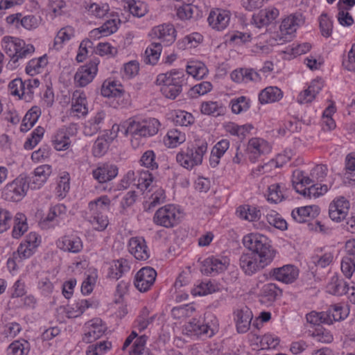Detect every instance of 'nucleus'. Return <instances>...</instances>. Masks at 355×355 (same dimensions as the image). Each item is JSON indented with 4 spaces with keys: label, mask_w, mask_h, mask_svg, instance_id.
<instances>
[{
    "label": "nucleus",
    "mask_w": 355,
    "mask_h": 355,
    "mask_svg": "<svg viewBox=\"0 0 355 355\" xmlns=\"http://www.w3.org/2000/svg\"><path fill=\"white\" fill-rule=\"evenodd\" d=\"M243 245L250 252L243 253L239 258V266L247 275H252L270 265L276 255L268 238L261 234H249L243 239Z\"/></svg>",
    "instance_id": "obj_1"
},
{
    "label": "nucleus",
    "mask_w": 355,
    "mask_h": 355,
    "mask_svg": "<svg viewBox=\"0 0 355 355\" xmlns=\"http://www.w3.org/2000/svg\"><path fill=\"white\" fill-rule=\"evenodd\" d=\"M1 45L10 58L8 68L12 70L16 69L20 62L31 57L35 52V46L33 44H26L19 37L5 36L2 39Z\"/></svg>",
    "instance_id": "obj_2"
},
{
    "label": "nucleus",
    "mask_w": 355,
    "mask_h": 355,
    "mask_svg": "<svg viewBox=\"0 0 355 355\" xmlns=\"http://www.w3.org/2000/svg\"><path fill=\"white\" fill-rule=\"evenodd\" d=\"M28 189V178L21 174L4 186L1 191V197L7 201L19 202L26 196Z\"/></svg>",
    "instance_id": "obj_3"
},
{
    "label": "nucleus",
    "mask_w": 355,
    "mask_h": 355,
    "mask_svg": "<svg viewBox=\"0 0 355 355\" xmlns=\"http://www.w3.org/2000/svg\"><path fill=\"white\" fill-rule=\"evenodd\" d=\"M160 123L155 118L142 121L130 119L128 122L125 133L135 139L155 135L159 130Z\"/></svg>",
    "instance_id": "obj_4"
},
{
    "label": "nucleus",
    "mask_w": 355,
    "mask_h": 355,
    "mask_svg": "<svg viewBox=\"0 0 355 355\" xmlns=\"http://www.w3.org/2000/svg\"><path fill=\"white\" fill-rule=\"evenodd\" d=\"M67 214V207L63 203H59L49 208L46 216L42 217L39 221V226L42 230L54 228L64 221Z\"/></svg>",
    "instance_id": "obj_5"
},
{
    "label": "nucleus",
    "mask_w": 355,
    "mask_h": 355,
    "mask_svg": "<svg viewBox=\"0 0 355 355\" xmlns=\"http://www.w3.org/2000/svg\"><path fill=\"white\" fill-rule=\"evenodd\" d=\"M137 182L136 183L137 175L133 171H129L123 176L121 181L119 187L122 189H127L130 184L134 183L141 191L146 190L149 188L153 182V175L147 171H138Z\"/></svg>",
    "instance_id": "obj_6"
},
{
    "label": "nucleus",
    "mask_w": 355,
    "mask_h": 355,
    "mask_svg": "<svg viewBox=\"0 0 355 355\" xmlns=\"http://www.w3.org/2000/svg\"><path fill=\"white\" fill-rule=\"evenodd\" d=\"M99 60L95 58L89 63L78 68L74 75V83L76 86L83 87L90 83L98 71Z\"/></svg>",
    "instance_id": "obj_7"
},
{
    "label": "nucleus",
    "mask_w": 355,
    "mask_h": 355,
    "mask_svg": "<svg viewBox=\"0 0 355 355\" xmlns=\"http://www.w3.org/2000/svg\"><path fill=\"white\" fill-rule=\"evenodd\" d=\"M177 210L173 205H167L159 208L155 212L153 222L166 228L173 227L177 223Z\"/></svg>",
    "instance_id": "obj_8"
},
{
    "label": "nucleus",
    "mask_w": 355,
    "mask_h": 355,
    "mask_svg": "<svg viewBox=\"0 0 355 355\" xmlns=\"http://www.w3.org/2000/svg\"><path fill=\"white\" fill-rule=\"evenodd\" d=\"M156 277L157 272L153 268H142L135 275V286L140 292H146L153 285Z\"/></svg>",
    "instance_id": "obj_9"
},
{
    "label": "nucleus",
    "mask_w": 355,
    "mask_h": 355,
    "mask_svg": "<svg viewBox=\"0 0 355 355\" xmlns=\"http://www.w3.org/2000/svg\"><path fill=\"white\" fill-rule=\"evenodd\" d=\"M349 209V202L343 196L335 198L329 205V215L332 220L340 222L346 218Z\"/></svg>",
    "instance_id": "obj_10"
},
{
    "label": "nucleus",
    "mask_w": 355,
    "mask_h": 355,
    "mask_svg": "<svg viewBox=\"0 0 355 355\" xmlns=\"http://www.w3.org/2000/svg\"><path fill=\"white\" fill-rule=\"evenodd\" d=\"M270 275L277 281L291 284L298 277L299 270L293 265H285L272 269L270 271Z\"/></svg>",
    "instance_id": "obj_11"
},
{
    "label": "nucleus",
    "mask_w": 355,
    "mask_h": 355,
    "mask_svg": "<svg viewBox=\"0 0 355 355\" xmlns=\"http://www.w3.org/2000/svg\"><path fill=\"white\" fill-rule=\"evenodd\" d=\"M87 99L83 92L76 90L72 95L71 108L69 116L80 118L87 114Z\"/></svg>",
    "instance_id": "obj_12"
},
{
    "label": "nucleus",
    "mask_w": 355,
    "mask_h": 355,
    "mask_svg": "<svg viewBox=\"0 0 355 355\" xmlns=\"http://www.w3.org/2000/svg\"><path fill=\"white\" fill-rule=\"evenodd\" d=\"M53 275L49 270L37 271L36 272L37 288L40 293L44 297L50 296L54 290L52 279Z\"/></svg>",
    "instance_id": "obj_13"
},
{
    "label": "nucleus",
    "mask_w": 355,
    "mask_h": 355,
    "mask_svg": "<svg viewBox=\"0 0 355 355\" xmlns=\"http://www.w3.org/2000/svg\"><path fill=\"white\" fill-rule=\"evenodd\" d=\"M230 15L228 10L216 9L210 12L207 21L214 29L223 31L228 26Z\"/></svg>",
    "instance_id": "obj_14"
},
{
    "label": "nucleus",
    "mask_w": 355,
    "mask_h": 355,
    "mask_svg": "<svg viewBox=\"0 0 355 355\" xmlns=\"http://www.w3.org/2000/svg\"><path fill=\"white\" fill-rule=\"evenodd\" d=\"M87 330L83 338V341L87 343H92L101 338L105 331L106 327L99 318H95L86 324Z\"/></svg>",
    "instance_id": "obj_15"
},
{
    "label": "nucleus",
    "mask_w": 355,
    "mask_h": 355,
    "mask_svg": "<svg viewBox=\"0 0 355 355\" xmlns=\"http://www.w3.org/2000/svg\"><path fill=\"white\" fill-rule=\"evenodd\" d=\"M128 250L138 260H146L150 257L146 241L141 237L131 238L128 243Z\"/></svg>",
    "instance_id": "obj_16"
},
{
    "label": "nucleus",
    "mask_w": 355,
    "mask_h": 355,
    "mask_svg": "<svg viewBox=\"0 0 355 355\" xmlns=\"http://www.w3.org/2000/svg\"><path fill=\"white\" fill-rule=\"evenodd\" d=\"M52 172L51 166L44 164L37 166L34 170V174L28 180L29 187L32 189H38L46 182Z\"/></svg>",
    "instance_id": "obj_17"
},
{
    "label": "nucleus",
    "mask_w": 355,
    "mask_h": 355,
    "mask_svg": "<svg viewBox=\"0 0 355 355\" xmlns=\"http://www.w3.org/2000/svg\"><path fill=\"white\" fill-rule=\"evenodd\" d=\"M247 150L250 154V159L255 162L261 155L268 153L270 151V146L267 141L262 139L252 138L248 141Z\"/></svg>",
    "instance_id": "obj_18"
},
{
    "label": "nucleus",
    "mask_w": 355,
    "mask_h": 355,
    "mask_svg": "<svg viewBox=\"0 0 355 355\" xmlns=\"http://www.w3.org/2000/svg\"><path fill=\"white\" fill-rule=\"evenodd\" d=\"M227 264L228 262L226 259L214 257H208L203 261L201 271L207 275L214 273L217 274L225 270Z\"/></svg>",
    "instance_id": "obj_19"
},
{
    "label": "nucleus",
    "mask_w": 355,
    "mask_h": 355,
    "mask_svg": "<svg viewBox=\"0 0 355 355\" xmlns=\"http://www.w3.org/2000/svg\"><path fill=\"white\" fill-rule=\"evenodd\" d=\"M279 15V10L274 7H269L260 10L252 17L254 24L259 28L270 24Z\"/></svg>",
    "instance_id": "obj_20"
},
{
    "label": "nucleus",
    "mask_w": 355,
    "mask_h": 355,
    "mask_svg": "<svg viewBox=\"0 0 355 355\" xmlns=\"http://www.w3.org/2000/svg\"><path fill=\"white\" fill-rule=\"evenodd\" d=\"M184 329L187 331V334H190L191 335H207L209 337H211L214 334L213 329L208 324L197 319H193L186 324Z\"/></svg>",
    "instance_id": "obj_21"
},
{
    "label": "nucleus",
    "mask_w": 355,
    "mask_h": 355,
    "mask_svg": "<svg viewBox=\"0 0 355 355\" xmlns=\"http://www.w3.org/2000/svg\"><path fill=\"white\" fill-rule=\"evenodd\" d=\"M184 76L182 71H171L166 73L158 75L156 83L159 85H180L182 86L184 82Z\"/></svg>",
    "instance_id": "obj_22"
},
{
    "label": "nucleus",
    "mask_w": 355,
    "mask_h": 355,
    "mask_svg": "<svg viewBox=\"0 0 355 355\" xmlns=\"http://www.w3.org/2000/svg\"><path fill=\"white\" fill-rule=\"evenodd\" d=\"M118 174V168L113 164H103L93 171L94 178L99 182H105L114 178Z\"/></svg>",
    "instance_id": "obj_23"
},
{
    "label": "nucleus",
    "mask_w": 355,
    "mask_h": 355,
    "mask_svg": "<svg viewBox=\"0 0 355 355\" xmlns=\"http://www.w3.org/2000/svg\"><path fill=\"white\" fill-rule=\"evenodd\" d=\"M322 87V84L320 81L317 80H313L308 88L299 94L297 102L300 104L311 103L320 92Z\"/></svg>",
    "instance_id": "obj_24"
},
{
    "label": "nucleus",
    "mask_w": 355,
    "mask_h": 355,
    "mask_svg": "<svg viewBox=\"0 0 355 355\" xmlns=\"http://www.w3.org/2000/svg\"><path fill=\"white\" fill-rule=\"evenodd\" d=\"M155 36L163 42L172 43L175 41V30L171 24H162L157 26L153 29Z\"/></svg>",
    "instance_id": "obj_25"
},
{
    "label": "nucleus",
    "mask_w": 355,
    "mask_h": 355,
    "mask_svg": "<svg viewBox=\"0 0 355 355\" xmlns=\"http://www.w3.org/2000/svg\"><path fill=\"white\" fill-rule=\"evenodd\" d=\"M301 23H302V15H290L282 21L280 31L282 35H291L296 31Z\"/></svg>",
    "instance_id": "obj_26"
},
{
    "label": "nucleus",
    "mask_w": 355,
    "mask_h": 355,
    "mask_svg": "<svg viewBox=\"0 0 355 355\" xmlns=\"http://www.w3.org/2000/svg\"><path fill=\"white\" fill-rule=\"evenodd\" d=\"M31 349L29 342L20 338L12 341L7 347L6 355H28Z\"/></svg>",
    "instance_id": "obj_27"
},
{
    "label": "nucleus",
    "mask_w": 355,
    "mask_h": 355,
    "mask_svg": "<svg viewBox=\"0 0 355 355\" xmlns=\"http://www.w3.org/2000/svg\"><path fill=\"white\" fill-rule=\"evenodd\" d=\"M283 96V93L277 87H268L263 89L259 95L260 103H270L279 101Z\"/></svg>",
    "instance_id": "obj_28"
},
{
    "label": "nucleus",
    "mask_w": 355,
    "mask_h": 355,
    "mask_svg": "<svg viewBox=\"0 0 355 355\" xmlns=\"http://www.w3.org/2000/svg\"><path fill=\"white\" fill-rule=\"evenodd\" d=\"M318 206H305L293 210L291 216L298 223H305L306 218L314 217L318 214Z\"/></svg>",
    "instance_id": "obj_29"
},
{
    "label": "nucleus",
    "mask_w": 355,
    "mask_h": 355,
    "mask_svg": "<svg viewBox=\"0 0 355 355\" xmlns=\"http://www.w3.org/2000/svg\"><path fill=\"white\" fill-rule=\"evenodd\" d=\"M235 320L239 333L246 332L250 327L252 320L251 312L248 309H240L235 311Z\"/></svg>",
    "instance_id": "obj_30"
},
{
    "label": "nucleus",
    "mask_w": 355,
    "mask_h": 355,
    "mask_svg": "<svg viewBox=\"0 0 355 355\" xmlns=\"http://www.w3.org/2000/svg\"><path fill=\"white\" fill-rule=\"evenodd\" d=\"M124 90L117 81H105L101 87V94L105 97H120Z\"/></svg>",
    "instance_id": "obj_31"
},
{
    "label": "nucleus",
    "mask_w": 355,
    "mask_h": 355,
    "mask_svg": "<svg viewBox=\"0 0 355 355\" xmlns=\"http://www.w3.org/2000/svg\"><path fill=\"white\" fill-rule=\"evenodd\" d=\"M27 218L25 214L17 213L14 219V226L12 231V236L14 239L20 238L28 229Z\"/></svg>",
    "instance_id": "obj_32"
},
{
    "label": "nucleus",
    "mask_w": 355,
    "mask_h": 355,
    "mask_svg": "<svg viewBox=\"0 0 355 355\" xmlns=\"http://www.w3.org/2000/svg\"><path fill=\"white\" fill-rule=\"evenodd\" d=\"M48 64L46 55H43L37 58H33L29 60L26 67V73L30 76H34L41 72Z\"/></svg>",
    "instance_id": "obj_33"
},
{
    "label": "nucleus",
    "mask_w": 355,
    "mask_h": 355,
    "mask_svg": "<svg viewBox=\"0 0 355 355\" xmlns=\"http://www.w3.org/2000/svg\"><path fill=\"white\" fill-rule=\"evenodd\" d=\"M348 284L340 279L338 275H334L327 285V291L334 295H342L347 293Z\"/></svg>",
    "instance_id": "obj_34"
},
{
    "label": "nucleus",
    "mask_w": 355,
    "mask_h": 355,
    "mask_svg": "<svg viewBox=\"0 0 355 355\" xmlns=\"http://www.w3.org/2000/svg\"><path fill=\"white\" fill-rule=\"evenodd\" d=\"M117 31L115 19L107 20L100 28H95L90 32V37H100L110 35Z\"/></svg>",
    "instance_id": "obj_35"
},
{
    "label": "nucleus",
    "mask_w": 355,
    "mask_h": 355,
    "mask_svg": "<svg viewBox=\"0 0 355 355\" xmlns=\"http://www.w3.org/2000/svg\"><path fill=\"white\" fill-rule=\"evenodd\" d=\"M225 110V107L222 103L216 101L204 102L201 105V112L202 114L214 116L223 115Z\"/></svg>",
    "instance_id": "obj_36"
},
{
    "label": "nucleus",
    "mask_w": 355,
    "mask_h": 355,
    "mask_svg": "<svg viewBox=\"0 0 355 355\" xmlns=\"http://www.w3.org/2000/svg\"><path fill=\"white\" fill-rule=\"evenodd\" d=\"M236 214L241 218L249 221L257 220L261 217L260 210L249 205L240 206L236 210Z\"/></svg>",
    "instance_id": "obj_37"
},
{
    "label": "nucleus",
    "mask_w": 355,
    "mask_h": 355,
    "mask_svg": "<svg viewBox=\"0 0 355 355\" xmlns=\"http://www.w3.org/2000/svg\"><path fill=\"white\" fill-rule=\"evenodd\" d=\"M162 51L160 42H153L145 51L144 62L146 64H155L158 60Z\"/></svg>",
    "instance_id": "obj_38"
},
{
    "label": "nucleus",
    "mask_w": 355,
    "mask_h": 355,
    "mask_svg": "<svg viewBox=\"0 0 355 355\" xmlns=\"http://www.w3.org/2000/svg\"><path fill=\"white\" fill-rule=\"evenodd\" d=\"M52 144L56 150H64L67 148V127L58 128L52 136Z\"/></svg>",
    "instance_id": "obj_39"
},
{
    "label": "nucleus",
    "mask_w": 355,
    "mask_h": 355,
    "mask_svg": "<svg viewBox=\"0 0 355 355\" xmlns=\"http://www.w3.org/2000/svg\"><path fill=\"white\" fill-rule=\"evenodd\" d=\"M187 72L196 79H202L208 73V69L202 62L193 61L187 65Z\"/></svg>",
    "instance_id": "obj_40"
},
{
    "label": "nucleus",
    "mask_w": 355,
    "mask_h": 355,
    "mask_svg": "<svg viewBox=\"0 0 355 355\" xmlns=\"http://www.w3.org/2000/svg\"><path fill=\"white\" fill-rule=\"evenodd\" d=\"M126 261L123 259L114 260L109 268L107 277L110 279L118 280L123 273L128 269L127 265H124Z\"/></svg>",
    "instance_id": "obj_41"
},
{
    "label": "nucleus",
    "mask_w": 355,
    "mask_h": 355,
    "mask_svg": "<svg viewBox=\"0 0 355 355\" xmlns=\"http://www.w3.org/2000/svg\"><path fill=\"white\" fill-rule=\"evenodd\" d=\"M164 141L169 148H174L185 141V135L177 129H171L168 131Z\"/></svg>",
    "instance_id": "obj_42"
},
{
    "label": "nucleus",
    "mask_w": 355,
    "mask_h": 355,
    "mask_svg": "<svg viewBox=\"0 0 355 355\" xmlns=\"http://www.w3.org/2000/svg\"><path fill=\"white\" fill-rule=\"evenodd\" d=\"M44 129L42 126H37L31 134L30 137L27 138L24 144L26 150H32L42 139L44 134Z\"/></svg>",
    "instance_id": "obj_43"
},
{
    "label": "nucleus",
    "mask_w": 355,
    "mask_h": 355,
    "mask_svg": "<svg viewBox=\"0 0 355 355\" xmlns=\"http://www.w3.org/2000/svg\"><path fill=\"white\" fill-rule=\"evenodd\" d=\"M230 105L232 112L234 114H239L243 112L247 111L250 106V101L245 96H241L231 100Z\"/></svg>",
    "instance_id": "obj_44"
},
{
    "label": "nucleus",
    "mask_w": 355,
    "mask_h": 355,
    "mask_svg": "<svg viewBox=\"0 0 355 355\" xmlns=\"http://www.w3.org/2000/svg\"><path fill=\"white\" fill-rule=\"evenodd\" d=\"M156 316V314L150 315V311L146 307L143 308L137 320L138 329L140 331L146 329L150 324L154 322Z\"/></svg>",
    "instance_id": "obj_45"
},
{
    "label": "nucleus",
    "mask_w": 355,
    "mask_h": 355,
    "mask_svg": "<svg viewBox=\"0 0 355 355\" xmlns=\"http://www.w3.org/2000/svg\"><path fill=\"white\" fill-rule=\"evenodd\" d=\"M128 4L130 12L135 17H141L148 12V6L144 1L129 0Z\"/></svg>",
    "instance_id": "obj_46"
},
{
    "label": "nucleus",
    "mask_w": 355,
    "mask_h": 355,
    "mask_svg": "<svg viewBox=\"0 0 355 355\" xmlns=\"http://www.w3.org/2000/svg\"><path fill=\"white\" fill-rule=\"evenodd\" d=\"M266 217L268 223L277 229L281 230L287 229L286 221L277 211L270 210L266 214Z\"/></svg>",
    "instance_id": "obj_47"
},
{
    "label": "nucleus",
    "mask_w": 355,
    "mask_h": 355,
    "mask_svg": "<svg viewBox=\"0 0 355 355\" xmlns=\"http://www.w3.org/2000/svg\"><path fill=\"white\" fill-rule=\"evenodd\" d=\"M166 195L165 191L162 188H157L149 198V201L147 202L148 207L146 209L150 211L155 208L157 205L162 204L165 202Z\"/></svg>",
    "instance_id": "obj_48"
},
{
    "label": "nucleus",
    "mask_w": 355,
    "mask_h": 355,
    "mask_svg": "<svg viewBox=\"0 0 355 355\" xmlns=\"http://www.w3.org/2000/svg\"><path fill=\"white\" fill-rule=\"evenodd\" d=\"M195 310L193 305L185 304L173 308L171 315L175 319H181L191 316Z\"/></svg>",
    "instance_id": "obj_49"
},
{
    "label": "nucleus",
    "mask_w": 355,
    "mask_h": 355,
    "mask_svg": "<svg viewBox=\"0 0 355 355\" xmlns=\"http://www.w3.org/2000/svg\"><path fill=\"white\" fill-rule=\"evenodd\" d=\"M22 330L19 323L16 322H10L6 323L1 328V334L7 338H14Z\"/></svg>",
    "instance_id": "obj_50"
},
{
    "label": "nucleus",
    "mask_w": 355,
    "mask_h": 355,
    "mask_svg": "<svg viewBox=\"0 0 355 355\" xmlns=\"http://www.w3.org/2000/svg\"><path fill=\"white\" fill-rule=\"evenodd\" d=\"M207 150V143L206 141H202L196 147L193 146L191 148H187L186 151L192 159H197L198 157V165L202 162L204 155L206 153Z\"/></svg>",
    "instance_id": "obj_51"
},
{
    "label": "nucleus",
    "mask_w": 355,
    "mask_h": 355,
    "mask_svg": "<svg viewBox=\"0 0 355 355\" xmlns=\"http://www.w3.org/2000/svg\"><path fill=\"white\" fill-rule=\"evenodd\" d=\"M197 158H198V156ZM176 160L182 166L187 169H191L195 166L198 165L199 162V159L196 158L192 159L186 150L178 153L176 155Z\"/></svg>",
    "instance_id": "obj_52"
},
{
    "label": "nucleus",
    "mask_w": 355,
    "mask_h": 355,
    "mask_svg": "<svg viewBox=\"0 0 355 355\" xmlns=\"http://www.w3.org/2000/svg\"><path fill=\"white\" fill-rule=\"evenodd\" d=\"M55 198L60 200L67 196V173H63L57 180L54 190Z\"/></svg>",
    "instance_id": "obj_53"
},
{
    "label": "nucleus",
    "mask_w": 355,
    "mask_h": 355,
    "mask_svg": "<svg viewBox=\"0 0 355 355\" xmlns=\"http://www.w3.org/2000/svg\"><path fill=\"white\" fill-rule=\"evenodd\" d=\"M109 148V141L104 137H98L94 142L92 152L95 157H102Z\"/></svg>",
    "instance_id": "obj_54"
},
{
    "label": "nucleus",
    "mask_w": 355,
    "mask_h": 355,
    "mask_svg": "<svg viewBox=\"0 0 355 355\" xmlns=\"http://www.w3.org/2000/svg\"><path fill=\"white\" fill-rule=\"evenodd\" d=\"M320 29L322 36L329 37L331 35L333 22L327 14H322L319 19Z\"/></svg>",
    "instance_id": "obj_55"
},
{
    "label": "nucleus",
    "mask_w": 355,
    "mask_h": 355,
    "mask_svg": "<svg viewBox=\"0 0 355 355\" xmlns=\"http://www.w3.org/2000/svg\"><path fill=\"white\" fill-rule=\"evenodd\" d=\"M211 89L212 85L210 82L203 81L193 86L189 91V95L192 98H196L198 96L207 94Z\"/></svg>",
    "instance_id": "obj_56"
},
{
    "label": "nucleus",
    "mask_w": 355,
    "mask_h": 355,
    "mask_svg": "<svg viewBox=\"0 0 355 355\" xmlns=\"http://www.w3.org/2000/svg\"><path fill=\"white\" fill-rule=\"evenodd\" d=\"M218 290L216 286L214 285L210 281L202 282L192 290L193 295H205L216 292Z\"/></svg>",
    "instance_id": "obj_57"
},
{
    "label": "nucleus",
    "mask_w": 355,
    "mask_h": 355,
    "mask_svg": "<svg viewBox=\"0 0 355 355\" xmlns=\"http://www.w3.org/2000/svg\"><path fill=\"white\" fill-rule=\"evenodd\" d=\"M327 191L328 187L326 184L320 185V187L318 184H314L309 188L304 189L302 190V195L309 198H311V196L317 198L327 193Z\"/></svg>",
    "instance_id": "obj_58"
},
{
    "label": "nucleus",
    "mask_w": 355,
    "mask_h": 355,
    "mask_svg": "<svg viewBox=\"0 0 355 355\" xmlns=\"http://www.w3.org/2000/svg\"><path fill=\"white\" fill-rule=\"evenodd\" d=\"M281 291L275 284H265L261 291V296L266 298L269 302L274 301Z\"/></svg>",
    "instance_id": "obj_59"
},
{
    "label": "nucleus",
    "mask_w": 355,
    "mask_h": 355,
    "mask_svg": "<svg viewBox=\"0 0 355 355\" xmlns=\"http://www.w3.org/2000/svg\"><path fill=\"white\" fill-rule=\"evenodd\" d=\"M24 85L25 81H22L21 78L12 80L8 85L10 94L13 96H17L20 98H24Z\"/></svg>",
    "instance_id": "obj_60"
},
{
    "label": "nucleus",
    "mask_w": 355,
    "mask_h": 355,
    "mask_svg": "<svg viewBox=\"0 0 355 355\" xmlns=\"http://www.w3.org/2000/svg\"><path fill=\"white\" fill-rule=\"evenodd\" d=\"M139 162L141 166L151 170L157 169L158 167V164L155 162V155L153 150L146 151L142 155Z\"/></svg>",
    "instance_id": "obj_61"
},
{
    "label": "nucleus",
    "mask_w": 355,
    "mask_h": 355,
    "mask_svg": "<svg viewBox=\"0 0 355 355\" xmlns=\"http://www.w3.org/2000/svg\"><path fill=\"white\" fill-rule=\"evenodd\" d=\"M341 270L344 275L349 279L355 271V263L353 257H344L341 262Z\"/></svg>",
    "instance_id": "obj_62"
},
{
    "label": "nucleus",
    "mask_w": 355,
    "mask_h": 355,
    "mask_svg": "<svg viewBox=\"0 0 355 355\" xmlns=\"http://www.w3.org/2000/svg\"><path fill=\"white\" fill-rule=\"evenodd\" d=\"M197 8L192 4H184L176 10V15L181 20H188L192 18Z\"/></svg>",
    "instance_id": "obj_63"
},
{
    "label": "nucleus",
    "mask_w": 355,
    "mask_h": 355,
    "mask_svg": "<svg viewBox=\"0 0 355 355\" xmlns=\"http://www.w3.org/2000/svg\"><path fill=\"white\" fill-rule=\"evenodd\" d=\"M182 90V86L175 85H162L160 91L162 94L167 98L175 99Z\"/></svg>",
    "instance_id": "obj_64"
}]
</instances>
